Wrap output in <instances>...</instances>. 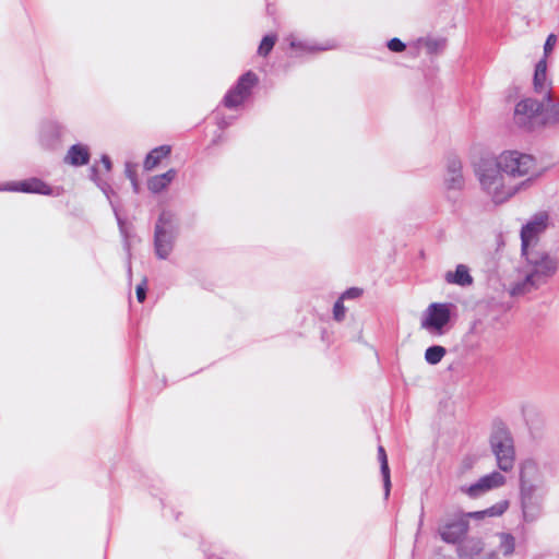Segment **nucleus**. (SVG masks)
<instances>
[{"instance_id": "nucleus-30", "label": "nucleus", "mask_w": 559, "mask_h": 559, "mask_svg": "<svg viewBox=\"0 0 559 559\" xmlns=\"http://www.w3.org/2000/svg\"><path fill=\"white\" fill-rule=\"evenodd\" d=\"M362 290L356 287L349 288L346 292L343 293L341 296V299H352L357 298L361 295Z\"/></svg>"}, {"instance_id": "nucleus-34", "label": "nucleus", "mask_w": 559, "mask_h": 559, "mask_svg": "<svg viewBox=\"0 0 559 559\" xmlns=\"http://www.w3.org/2000/svg\"><path fill=\"white\" fill-rule=\"evenodd\" d=\"M102 164L104 165L106 171H110L111 169V160L107 155L102 156Z\"/></svg>"}, {"instance_id": "nucleus-26", "label": "nucleus", "mask_w": 559, "mask_h": 559, "mask_svg": "<svg viewBox=\"0 0 559 559\" xmlns=\"http://www.w3.org/2000/svg\"><path fill=\"white\" fill-rule=\"evenodd\" d=\"M289 40H290L289 45L293 49H300L304 51L326 50V49L331 48V47H317V46H312V45H309L304 41H297L296 38L293 36H290Z\"/></svg>"}, {"instance_id": "nucleus-16", "label": "nucleus", "mask_w": 559, "mask_h": 559, "mask_svg": "<svg viewBox=\"0 0 559 559\" xmlns=\"http://www.w3.org/2000/svg\"><path fill=\"white\" fill-rule=\"evenodd\" d=\"M176 176H177V170L174 168H170L169 170H167L164 174L151 177L147 180V188L153 193H159L169 187V185L174 181Z\"/></svg>"}, {"instance_id": "nucleus-19", "label": "nucleus", "mask_w": 559, "mask_h": 559, "mask_svg": "<svg viewBox=\"0 0 559 559\" xmlns=\"http://www.w3.org/2000/svg\"><path fill=\"white\" fill-rule=\"evenodd\" d=\"M170 151L168 145H162L152 150L144 159V169L150 171L156 168L170 154Z\"/></svg>"}, {"instance_id": "nucleus-5", "label": "nucleus", "mask_w": 559, "mask_h": 559, "mask_svg": "<svg viewBox=\"0 0 559 559\" xmlns=\"http://www.w3.org/2000/svg\"><path fill=\"white\" fill-rule=\"evenodd\" d=\"M179 231L178 218L175 213L164 210L154 230V249L158 259H167L175 246Z\"/></svg>"}, {"instance_id": "nucleus-3", "label": "nucleus", "mask_w": 559, "mask_h": 559, "mask_svg": "<svg viewBox=\"0 0 559 559\" xmlns=\"http://www.w3.org/2000/svg\"><path fill=\"white\" fill-rule=\"evenodd\" d=\"M559 121V104L548 102L547 106L533 99L524 98L515 105L514 122L527 130H535Z\"/></svg>"}, {"instance_id": "nucleus-21", "label": "nucleus", "mask_w": 559, "mask_h": 559, "mask_svg": "<svg viewBox=\"0 0 559 559\" xmlns=\"http://www.w3.org/2000/svg\"><path fill=\"white\" fill-rule=\"evenodd\" d=\"M378 459L381 465V474L383 478V487H384V497L388 499L391 490V478H390V468L388 464V457L385 450L382 445L378 448Z\"/></svg>"}, {"instance_id": "nucleus-20", "label": "nucleus", "mask_w": 559, "mask_h": 559, "mask_svg": "<svg viewBox=\"0 0 559 559\" xmlns=\"http://www.w3.org/2000/svg\"><path fill=\"white\" fill-rule=\"evenodd\" d=\"M508 507H509V502L507 500H502V501H499L498 503L491 506L488 509H485L483 511H477V512H469L463 516L466 520H467V518L480 520L486 516H499L507 511Z\"/></svg>"}, {"instance_id": "nucleus-7", "label": "nucleus", "mask_w": 559, "mask_h": 559, "mask_svg": "<svg viewBox=\"0 0 559 559\" xmlns=\"http://www.w3.org/2000/svg\"><path fill=\"white\" fill-rule=\"evenodd\" d=\"M454 308L452 304L447 302H433L429 305L421 320V328L432 334H443Z\"/></svg>"}, {"instance_id": "nucleus-4", "label": "nucleus", "mask_w": 559, "mask_h": 559, "mask_svg": "<svg viewBox=\"0 0 559 559\" xmlns=\"http://www.w3.org/2000/svg\"><path fill=\"white\" fill-rule=\"evenodd\" d=\"M521 497L524 519L532 521L539 511V504L534 501V491L542 484V473L534 461H525L521 466Z\"/></svg>"}, {"instance_id": "nucleus-27", "label": "nucleus", "mask_w": 559, "mask_h": 559, "mask_svg": "<svg viewBox=\"0 0 559 559\" xmlns=\"http://www.w3.org/2000/svg\"><path fill=\"white\" fill-rule=\"evenodd\" d=\"M345 307L343 304V299H338L333 307V317L336 321H342L345 317Z\"/></svg>"}, {"instance_id": "nucleus-32", "label": "nucleus", "mask_w": 559, "mask_h": 559, "mask_svg": "<svg viewBox=\"0 0 559 559\" xmlns=\"http://www.w3.org/2000/svg\"><path fill=\"white\" fill-rule=\"evenodd\" d=\"M556 41H557V37L554 34H550L547 37V40H546L545 46H544L545 53H548V52L551 51V49L555 46Z\"/></svg>"}, {"instance_id": "nucleus-33", "label": "nucleus", "mask_w": 559, "mask_h": 559, "mask_svg": "<svg viewBox=\"0 0 559 559\" xmlns=\"http://www.w3.org/2000/svg\"><path fill=\"white\" fill-rule=\"evenodd\" d=\"M127 176L131 179L134 190H138V182L134 173L131 170L130 165L127 164L126 167Z\"/></svg>"}, {"instance_id": "nucleus-36", "label": "nucleus", "mask_w": 559, "mask_h": 559, "mask_svg": "<svg viewBox=\"0 0 559 559\" xmlns=\"http://www.w3.org/2000/svg\"><path fill=\"white\" fill-rule=\"evenodd\" d=\"M421 515H424V514L421 513ZM419 523L420 524L423 523V516H420Z\"/></svg>"}, {"instance_id": "nucleus-31", "label": "nucleus", "mask_w": 559, "mask_h": 559, "mask_svg": "<svg viewBox=\"0 0 559 559\" xmlns=\"http://www.w3.org/2000/svg\"><path fill=\"white\" fill-rule=\"evenodd\" d=\"M146 296V281H143L142 284L136 286V298L140 302L145 300Z\"/></svg>"}, {"instance_id": "nucleus-8", "label": "nucleus", "mask_w": 559, "mask_h": 559, "mask_svg": "<svg viewBox=\"0 0 559 559\" xmlns=\"http://www.w3.org/2000/svg\"><path fill=\"white\" fill-rule=\"evenodd\" d=\"M258 76L249 71L242 74L237 84L230 88L224 97V104L228 108H235L243 103L250 95L252 87L257 84Z\"/></svg>"}, {"instance_id": "nucleus-9", "label": "nucleus", "mask_w": 559, "mask_h": 559, "mask_svg": "<svg viewBox=\"0 0 559 559\" xmlns=\"http://www.w3.org/2000/svg\"><path fill=\"white\" fill-rule=\"evenodd\" d=\"M506 483V477L499 472H492L491 474L480 477L476 483L462 488L471 498H477L489 490L499 488Z\"/></svg>"}, {"instance_id": "nucleus-29", "label": "nucleus", "mask_w": 559, "mask_h": 559, "mask_svg": "<svg viewBox=\"0 0 559 559\" xmlns=\"http://www.w3.org/2000/svg\"><path fill=\"white\" fill-rule=\"evenodd\" d=\"M388 48L394 52H401L405 49V45L399 38H392L388 41Z\"/></svg>"}, {"instance_id": "nucleus-14", "label": "nucleus", "mask_w": 559, "mask_h": 559, "mask_svg": "<svg viewBox=\"0 0 559 559\" xmlns=\"http://www.w3.org/2000/svg\"><path fill=\"white\" fill-rule=\"evenodd\" d=\"M0 190H11V191H21V192H31V193H40L48 194L50 193L49 187L39 179L32 178L14 183H10Z\"/></svg>"}, {"instance_id": "nucleus-22", "label": "nucleus", "mask_w": 559, "mask_h": 559, "mask_svg": "<svg viewBox=\"0 0 559 559\" xmlns=\"http://www.w3.org/2000/svg\"><path fill=\"white\" fill-rule=\"evenodd\" d=\"M499 538V549L504 556H510L513 554L515 548V538L509 533H499L497 535Z\"/></svg>"}, {"instance_id": "nucleus-35", "label": "nucleus", "mask_w": 559, "mask_h": 559, "mask_svg": "<svg viewBox=\"0 0 559 559\" xmlns=\"http://www.w3.org/2000/svg\"><path fill=\"white\" fill-rule=\"evenodd\" d=\"M118 224L120 225V228H122L121 221L118 218Z\"/></svg>"}, {"instance_id": "nucleus-13", "label": "nucleus", "mask_w": 559, "mask_h": 559, "mask_svg": "<svg viewBox=\"0 0 559 559\" xmlns=\"http://www.w3.org/2000/svg\"><path fill=\"white\" fill-rule=\"evenodd\" d=\"M484 549V543L479 538H469L461 544L457 548V552L460 558H471V559H480L475 558L480 555ZM481 559H497L496 552H489L485 558Z\"/></svg>"}, {"instance_id": "nucleus-11", "label": "nucleus", "mask_w": 559, "mask_h": 559, "mask_svg": "<svg viewBox=\"0 0 559 559\" xmlns=\"http://www.w3.org/2000/svg\"><path fill=\"white\" fill-rule=\"evenodd\" d=\"M468 526V521L463 515H457L450 522L441 525L439 534L443 542L456 544L466 535Z\"/></svg>"}, {"instance_id": "nucleus-1", "label": "nucleus", "mask_w": 559, "mask_h": 559, "mask_svg": "<svg viewBox=\"0 0 559 559\" xmlns=\"http://www.w3.org/2000/svg\"><path fill=\"white\" fill-rule=\"evenodd\" d=\"M483 190L496 204L503 203L512 198L523 185L506 182L509 178L528 179L540 175L536 158L527 153L509 150L502 152L495 163H485L477 170Z\"/></svg>"}, {"instance_id": "nucleus-12", "label": "nucleus", "mask_w": 559, "mask_h": 559, "mask_svg": "<svg viewBox=\"0 0 559 559\" xmlns=\"http://www.w3.org/2000/svg\"><path fill=\"white\" fill-rule=\"evenodd\" d=\"M445 185L448 189L459 190L464 186V178L462 175V163L455 157H449L447 162Z\"/></svg>"}, {"instance_id": "nucleus-24", "label": "nucleus", "mask_w": 559, "mask_h": 559, "mask_svg": "<svg viewBox=\"0 0 559 559\" xmlns=\"http://www.w3.org/2000/svg\"><path fill=\"white\" fill-rule=\"evenodd\" d=\"M419 43H421L425 46L429 55L440 52L445 46V39L443 38H426L419 40Z\"/></svg>"}, {"instance_id": "nucleus-28", "label": "nucleus", "mask_w": 559, "mask_h": 559, "mask_svg": "<svg viewBox=\"0 0 559 559\" xmlns=\"http://www.w3.org/2000/svg\"><path fill=\"white\" fill-rule=\"evenodd\" d=\"M91 178L102 189V191L106 194V197L108 199H110L109 193L111 192V189H110V187L106 182H103V181H100L98 179L95 167L92 168V176H91Z\"/></svg>"}, {"instance_id": "nucleus-15", "label": "nucleus", "mask_w": 559, "mask_h": 559, "mask_svg": "<svg viewBox=\"0 0 559 559\" xmlns=\"http://www.w3.org/2000/svg\"><path fill=\"white\" fill-rule=\"evenodd\" d=\"M90 151L86 145L74 144L69 148L64 157V163L76 167L83 166L90 162Z\"/></svg>"}, {"instance_id": "nucleus-17", "label": "nucleus", "mask_w": 559, "mask_h": 559, "mask_svg": "<svg viewBox=\"0 0 559 559\" xmlns=\"http://www.w3.org/2000/svg\"><path fill=\"white\" fill-rule=\"evenodd\" d=\"M444 280L449 284H455L463 287L469 286L473 283V277L469 274V270L464 264H459L454 272H447L444 275Z\"/></svg>"}, {"instance_id": "nucleus-23", "label": "nucleus", "mask_w": 559, "mask_h": 559, "mask_svg": "<svg viewBox=\"0 0 559 559\" xmlns=\"http://www.w3.org/2000/svg\"><path fill=\"white\" fill-rule=\"evenodd\" d=\"M445 353H447V350L442 346H439V345L430 346L425 352V359L430 365H437L442 360Z\"/></svg>"}, {"instance_id": "nucleus-18", "label": "nucleus", "mask_w": 559, "mask_h": 559, "mask_svg": "<svg viewBox=\"0 0 559 559\" xmlns=\"http://www.w3.org/2000/svg\"><path fill=\"white\" fill-rule=\"evenodd\" d=\"M546 61L540 60L535 68L534 73V88L537 93L544 94L548 102H550V93L547 85V76H546Z\"/></svg>"}, {"instance_id": "nucleus-25", "label": "nucleus", "mask_w": 559, "mask_h": 559, "mask_svg": "<svg viewBox=\"0 0 559 559\" xmlns=\"http://www.w3.org/2000/svg\"><path fill=\"white\" fill-rule=\"evenodd\" d=\"M275 41H276L275 36H273V35L264 36L259 46V49H258L259 55L267 56L270 53V51L273 49Z\"/></svg>"}, {"instance_id": "nucleus-2", "label": "nucleus", "mask_w": 559, "mask_h": 559, "mask_svg": "<svg viewBox=\"0 0 559 559\" xmlns=\"http://www.w3.org/2000/svg\"><path fill=\"white\" fill-rule=\"evenodd\" d=\"M526 259L524 278L511 289L513 296L531 293L551 278L558 270V260L546 251L531 249L522 252Z\"/></svg>"}, {"instance_id": "nucleus-10", "label": "nucleus", "mask_w": 559, "mask_h": 559, "mask_svg": "<svg viewBox=\"0 0 559 559\" xmlns=\"http://www.w3.org/2000/svg\"><path fill=\"white\" fill-rule=\"evenodd\" d=\"M547 215H536L532 221L522 227L521 240H522V252L531 250L537 241L538 236L546 229Z\"/></svg>"}, {"instance_id": "nucleus-6", "label": "nucleus", "mask_w": 559, "mask_h": 559, "mask_svg": "<svg viewBox=\"0 0 559 559\" xmlns=\"http://www.w3.org/2000/svg\"><path fill=\"white\" fill-rule=\"evenodd\" d=\"M490 445L496 455L498 466L503 472L513 468L515 453L511 433L504 427H497L490 437Z\"/></svg>"}]
</instances>
